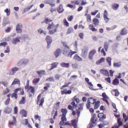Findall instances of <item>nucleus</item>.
<instances>
[{"label": "nucleus", "instance_id": "aec40b11", "mask_svg": "<svg viewBox=\"0 0 128 128\" xmlns=\"http://www.w3.org/2000/svg\"><path fill=\"white\" fill-rule=\"evenodd\" d=\"M70 63H66L62 62L60 64V65L66 68H68L70 66Z\"/></svg>", "mask_w": 128, "mask_h": 128}, {"label": "nucleus", "instance_id": "1a4fd4ad", "mask_svg": "<svg viewBox=\"0 0 128 128\" xmlns=\"http://www.w3.org/2000/svg\"><path fill=\"white\" fill-rule=\"evenodd\" d=\"M12 109L11 108L7 106L4 111V112L5 114H9L12 112Z\"/></svg>", "mask_w": 128, "mask_h": 128}, {"label": "nucleus", "instance_id": "473e14b6", "mask_svg": "<svg viewBox=\"0 0 128 128\" xmlns=\"http://www.w3.org/2000/svg\"><path fill=\"white\" fill-rule=\"evenodd\" d=\"M106 60L108 63L109 66H111L112 58L110 57H108L106 58Z\"/></svg>", "mask_w": 128, "mask_h": 128}, {"label": "nucleus", "instance_id": "680f3d73", "mask_svg": "<svg viewBox=\"0 0 128 128\" xmlns=\"http://www.w3.org/2000/svg\"><path fill=\"white\" fill-rule=\"evenodd\" d=\"M111 78L110 77H108L107 78H105V80L107 82L109 83H110L111 82Z\"/></svg>", "mask_w": 128, "mask_h": 128}, {"label": "nucleus", "instance_id": "dca6fc26", "mask_svg": "<svg viewBox=\"0 0 128 128\" xmlns=\"http://www.w3.org/2000/svg\"><path fill=\"white\" fill-rule=\"evenodd\" d=\"M93 22V24L95 26H96L98 25L99 23V21L98 19L96 18H94L92 20Z\"/></svg>", "mask_w": 128, "mask_h": 128}, {"label": "nucleus", "instance_id": "052dcab7", "mask_svg": "<svg viewBox=\"0 0 128 128\" xmlns=\"http://www.w3.org/2000/svg\"><path fill=\"white\" fill-rule=\"evenodd\" d=\"M10 52V49L9 47L8 46H7L6 48V50L4 51V52L5 53H9Z\"/></svg>", "mask_w": 128, "mask_h": 128}, {"label": "nucleus", "instance_id": "7ed1b4c3", "mask_svg": "<svg viewBox=\"0 0 128 128\" xmlns=\"http://www.w3.org/2000/svg\"><path fill=\"white\" fill-rule=\"evenodd\" d=\"M46 40L47 42V48H49L50 46L51 43L52 42V39L51 37L50 36H47L46 38Z\"/></svg>", "mask_w": 128, "mask_h": 128}, {"label": "nucleus", "instance_id": "f3484780", "mask_svg": "<svg viewBox=\"0 0 128 128\" xmlns=\"http://www.w3.org/2000/svg\"><path fill=\"white\" fill-rule=\"evenodd\" d=\"M20 113L22 115V117L23 116L26 117L27 116V112L26 111L24 110H22L20 112Z\"/></svg>", "mask_w": 128, "mask_h": 128}, {"label": "nucleus", "instance_id": "72a5a7b5", "mask_svg": "<svg viewBox=\"0 0 128 128\" xmlns=\"http://www.w3.org/2000/svg\"><path fill=\"white\" fill-rule=\"evenodd\" d=\"M119 6V5L118 4L114 3L112 5V8L114 10L117 9Z\"/></svg>", "mask_w": 128, "mask_h": 128}, {"label": "nucleus", "instance_id": "c03bdc74", "mask_svg": "<svg viewBox=\"0 0 128 128\" xmlns=\"http://www.w3.org/2000/svg\"><path fill=\"white\" fill-rule=\"evenodd\" d=\"M56 28H54V30H50L49 31V34H54L55 32L56 31Z\"/></svg>", "mask_w": 128, "mask_h": 128}, {"label": "nucleus", "instance_id": "338daca9", "mask_svg": "<svg viewBox=\"0 0 128 128\" xmlns=\"http://www.w3.org/2000/svg\"><path fill=\"white\" fill-rule=\"evenodd\" d=\"M7 44V43L6 42H4L0 43V46H5Z\"/></svg>", "mask_w": 128, "mask_h": 128}, {"label": "nucleus", "instance_id": "6e6552de", "mask_svg": "<svg viewBox=\"0 0 128 128\" xmlns=\"http://www.w3.org/2000/svg\"><path fill=\"white\" fill-rule=\"evenodd\" d=\"M19 38L22 40H24V41L28 40H29V37L27 35L25 34H23L21 35L19 37Z\"/></svg>", "mask_w": 128, "mask_h": 128}, {"label": "nucleus", "instance_id": "a18cd8bd", "mask_svg": "<svg viewBox=\"0 0 128 128\" xmlns=\"http://www.w3.org/2000/svg\"><path fill=\"white\" fill-rule=\"evenodd\" d=\"M63 22L64 25L66 26V27H68L69 26V23L67 21L66 18L64 19Z\"/></svg>", "mask_w": 128, "mask_h": 128}, {"label": "nucleus", "instance_id": "864d4df0", "mask_svg": "<svg viewBox=\"0 0 128 128\" xmlns=\"http://www.w3.org/2000/svg\"><path fill=\"white\" fill-rule=\"evenodd\" d=\"M4 12L6 13V15L7 16H9L10 14V11L8 9V8H6V9H5Z\"/></svg>", "mask_w": 128, "mask_h": 128}, {"label": "nucleus", "instance_id": "4be33fe9", "mask_svg": "<svg viewBox=\"0 0 128 128\" xmlns=\"http://www.w3.org/2000/svg\"><path fill=\"white\" fill-rule=\"evenodd\" d=\"M119 84V80L117 78H116L112 82V84L114 85H117Z\"/></svg>", "mask_w": 128, "mask_h": 128}, {"label": "nucleus", "instance_id": "2f4dec72", "mask_svg": "<svg viewBox=\"0 0 128 128\" xmlns=\"http://www.w3.org/2000/svg\"><path fill=\"white\" fill-rule=\"evenodd\" d=\"M29 90H30V92L33 94V95L34 94L35 90L34 88V87L30 86L28 88Z\"/></svg>", "mask_w": 128, "mask_h": 128}, {"label": "nucleus", "instance_id": "774afa93", "mask_svg": "<svg viewBox=\"0 0 128 128\" xmlns=\"http://www.w3.org/2000/svg\"><path fill=\"white\" fill-rule=\"evenodd\" d=\"M78 36L81 39L83 38L84 35L82 33H80L79 34Z\"/></svg>", "mask_w": 128, "mask_h": 128}, {"label": "nucleus", "instance_id": "49530a36", "mask_svg": "<svg viewBox=\"0 0 128 128\" xmlns=\"http://www.w3.org/2000/svg\"><path fill=\"white\" fill-rule=\"evenodd\" d=\"M102 96L104 98L107 99L108 100L109 97L106 95L105 92H103L102 94Z\"/></svg>", "mask_w": 128, "mask_h": 128}, {"label": "nucleus", "instance_id": "c9c22d12", "mask_svg": "<svg viewBox=\"0 0 128 128\" xmlns=\"http://www.w3.org/2000/svg\"><path fill=\"white\" fill-rule=\"evenodd\" d=\"M54 26V24L53 22H52L51 24H49L48 27L47 28V29L50 30Z\"/></svg>", "mask_w": 128, "mask_h": 128}, {"label": "nucleus", "instance_id": "5701e85b", "mask_svg": "<svg viewBox=\"0 0 128 128\" xmlns=\"http://www.w3.org/2000/svg\"><path fill=\"white\" fill-rule=\"evenodd\" d=\"M64 10V9L63 8L61 4L59 6L57 10V11L59 14H60Z\"/></svg>", "mask_w": 128, "mask_h": 128}, {"label": "nucleus", "instance_id": "f8f14e48", "mask_svg": "<svg viewBox=\"0 0 128 128\" xmlns=\"http://www.w3.org/2000/svg\"><path fill=\"white\" fill-rule=\"evenodd\" d=\"M18 69V68L16 67H14L12 68V72H10L9 74V75H14L17 71Z\"/></svg>", "mask_w": 128, "mask_h": 128}, {"label": "nucleus", "instance_id": "cd10ccee", "mask_svg": "<svg viewBox=\"0 0 128 128\" xmlns=\"http://www.w3.org/2000/svg\"><path fill=\"white\" fill-rule=\"evenodd\" d=\"M109 43L107 42H106L104 43V47L105 50L106 51H107L108 48Z\"/></svg>", "mask_w": 128, "mask_h": 128}, {"label": "nucleus", "instance_id": "a19ab883", "mask_svg": "<svg viewBox=\"0 0 128 128\" xmlns=\"http://www.w3.org/2000/svg\"><path fill=\"white\" fill-rule=\"evenodd\" d=\"M52 21L51 20L48 18H46L44 20V22L46 24H48V22H50Z\"/></svg>", "mask_w": 128, "mask_h": 128}, {"label": "nucleus", "instance_id": "8fccbe9b", "mask_svg": "<svg viewBox=\"0 0 128 128\" xmlns=\"http://www.w3.org/2000/svg\"><path fill=\"white\" fill-rule=\"evenodd\" d=\"M34 118L36 120L38 119L40 121H41V117L39 116L38 114L35 116Z\"/></svg>", "mask_w": 128, "mask_h": 128}, {"label": "nucleus", "instance_id": "f257e3e1", "mask_svg": "<svg viewBox=\"0 0 128 128\" xmlns=\"http://www.w3.org/2000/svg\"><path fill=\"white\" fill-rule=\"evenodd\" d=\"M88 48V46H86L82 49L81 55L84 58H85L87 56Z\"/></svg>", "mask_w": 128, "mask_h": 128}, {"label": "nucleus", "instance_id": "09e8293b", "mask_svg": "<svg viewBox=\"0 0 128 128\" xmlns=\"http://www.w3.org/2000/svg\"><path fill=\"white\" fill-rule=\"evenodd\" d=\"M87 20L88 22H90L91 20V16L90 14H88L86 16Z\"/></svg>", "mask_w": 128, "mask_h": 128}, {"label": "nucleus", "instance_id": "2eb2a0df", "mask_svg": "<svg viewBox=\"0 0 128 128\" xmlns=\"http://www.w3.org/2000/svg\"><path fill=\"white\" fill-rule=\"evenodd\" d=\"M105 60V59L104 58L102 57L100 60H97L96 62V65L100 64V63L104 62Z\"/></svg>", "mask_w": 128, "mask_h": 128}, {"label": "nucleus", "instance_id": "c756f323", "mask_svg": "<svg viewBox=\"0 0 128 128\" xmlns=\"http://www.w3.org/2000/svg\"><path fill=\"white\" fill-rule=\"evenodd\" d=\"M26 101L25 98L24 96L22 97V98L19 101V104H25Z\"/></svg>", "mask_w": 128, "mask_h": 128}, {"label": "nucleus", "instance_id": "423d86ee", "mask_svg": "<svg viewBox=\"0 0 128 128\" xmlns=\"http://www.w3.org/2000/svg\"><path fill=\"white\" fill-rule=\"evenodd\" d=\"M54 0H46L44 1V3L45 4H48L50 6L53 7L55 6V4L54 3Z\"/></svg>", "mask_w": 128, "mask_h": 128}, {"label": "nucleus", "instance_id": "a878e982", "mask_svg": "<svg viewBox=\"0 0 128 128\" xmlns=\"http://www.w3.org/2000/svg\"><path fill=\"white\" fill-rule=\"evenodd\" d=\"M74 58V59L79 61H82V59L77 54L75 55Z\"/></svg>", "mask_w": 128, "mask_h": 128}, {"label": "nucleus", "instance_id": "9b49d317", "mask_svg": "<svg viewBox=\"0 0 128 128\" xmlns=\"http://www.w3.org/2000/svg\"><path fill=\"white\" fill-rule=\"evenodd\" d=\"M78 122V121L76 119L72 120H71V126H73L74 128H76L77 126V123Z\"/></svg>", "mask_w": 128, "mask_h": 128}, {"label": "nucleus", "instance_id": "393cba45", "mask_svg": "<svg viewBox=\"0 0 128 128\" xmlns=\"http://www.w3.org/2000/svg\"><path fill=\"white\" fill-rule=\"evenodd\" d=\"M60 111L62 113V116H66L68 112L67 110L65 108H62L61 109Z\"/></svg>", "mask_w": 128, "mask_h": 128}, {"label": "nucleus", "instance_id": "79ce46f5", "mask_svg": "<svg viewBox=\"0 0 128 128\" xmlns=\"http://www.w3.org/2000/svg\"><path fill=\"white\" fill-rule=\"evenodd\" d=\"M40 80V78H36L33 80V83L36 84Z\"/></svg>", "mask_w": 128, "mask_h": 128}, {"label": "nucleus", "instance_id": "412c9836", "mask_svg": "<svg viewBox=\"0 0 128 128\" xmlns=\"http://www.w3.org/2000/svg\"><path fill=\"white\" fill-rule=\"evenodd\" d=\"M92 98V97H91L89 98L87 100V104H86V108L87 109L90 108V104L91 103V102H90V99Z\"/></svg>", "mask_w": 128, "mask_h": 128}, {"label": "nucleus", "instance_id": "3c124183", "mask_svg": "<svg viewBox=\"0 0 128 128\" xmlns=\"http://www.w3.org/2000/svg\"><path fill=\"white\" fill-rule=\"evenodd\" d=\"M106 118V115L105 114H103L101 117V119H99V120L101 122H103V119H105Z\"/></svg>", "mask_w": 128, "mask_h": 128}, {"label": "nucleus", "instance_id": "6e6d98bb", "mask_svg": "<svg viewBox=\"0 0 128 128\" xmlns=\"http://www.w3.org/2000/svg\"><path fill=\"white\" fill-rule=\"evenodd\" d=\"M11 96L12 98L14 97L16 99L18 97L17 94V93H13L12 94Z\"/></svg>", "mask_w": 128, "mask_h": 128}, {"label": "nucleus", "instance_id": "39448f33", "mask_svg": "<svg viewBox=\"0 0 128 128\" xmlns=\"http://www.w3.org/2000/svg\"><path fill=\"white\" fill-rule=\"evenodd\" d=\"M22 24H18L16 26V31L17 33H20L22 32Z\"/></svg>", "mask_w": 128, "mask_h": 128}, {"label": "nucleus", "instance_id": "0e129e2a", "mask_svg": "<svg viewBox=\"0 0 128 128\" xmlns=\"http://www.w3.org/2000/svg\"><path fill=\"white\" fill-rule=\"evenodd\" d=\"M73 16H68V20L69 21H71L72 20L73 18Z\"/></svg>", "mask_w": 128, "mask_h": 128}, {"label": "nucleus", "instance_id": "4468645a", "mask_svg": "<svg viewBox=\"0 0 128 128\" xmlns=\"http://www.w3.org/2000/svg\"><path fill=\"white\" fill-rule=\"evenodd\" d=\"M19 38V37L13 38L12 41V44H16L18 42H20V40Z\"/></svg>", "mask_w": 128, "mask_h": 128}, {"label": "nucleus", "instance_id": "b1692460", "mask_svg": "<svg viewBox=\"0 0 128 128\" xmlns=\"http://www.w3.org/2000/svg\"><path fill=\"white\" fill-rule=\"evenodd\" d=\"M20 83V82L19 80L17 78H15L14 80L11 84V85H13L16 84H19Z\"/></svg>", "mask_w": 128, "mask_h": 128}, {"label": "nucleus", "instance_id": "ea45409f", "mask_svg": "<svg viewBox=\"0 0 128 128\" xmlns=\"http://www.w3.org/2000/svg\"><path fill=\"white\" fill-rule=\"evenodd\" d=\"M46 81L53 82H54L55 81L53 77L52 76L48 78L47 79Z\"/></svg>", "mask_w": 128, "mask_h": 128}, {"label": "nucleus", "instance_id": "603ef678", "mask_svg": "<svg viewBox=\"0 0 128 128\" xmlns=\"http://www.w3.org/2000/svg\"><path fill=\"white\" fill-rule=\"evenodd\" d=\"M45 72L44 70H41L40 71H37L36 72L38 74V75L39 76L41 74H44Z\"/></svg>", "mask_w": 128, "mask_h": 128}, {"label": "nucleus", "instance_id": "58836bf2", "mask_svg": "<svg viewBox=\"0 0 128 128\" xmlns=\"http://www.w3.org/2000/svg\"><path fill=\"white\" fill-rule=\"evenodd\" d=\"M73 28L72 27H70L68 28L67 32H66V34H68L71 33L73 31Z\"/></svg>", "mask_w": 128, "mask_h": 128}, {"label": "nucleus", "instance_id": "9d476101", "mask_svg": "<svg viewBox=\"0 0 128 128\" xmlns=\"http://www.w3.org/2000/svg\"><path fill=\"white\" fill-rule=\"evenodd\" d=\"M108 12L106 10H105L104 13V17L106 22H108L109 20V18L107 17Z\"/></svg>", "mask_w": 128, "mask_h": 128}, {"label": "nucleus", "instance_id": "bb28decb", "mask_svg": "<svg viewBox=\"0 0 128 128\" xmlns=\"http://www.w3.org/2000/svg\"><path fill=\"white\" fill-rule=\"evenodd\" d=\"M33 6V5H32L27 8H24L23 12H22V14L28 11V10L30 9Z\"/></svg>", "mask_w": 128, "mask_h": 128}, {"label": "nucleus", "instance_id": "e2e57ef3", "mask_svg": "<svg viewBox=\"0 0 128 128\" xmlns=\"http://www.w3.org/2000/svg\"><path fill=\"white\" fill-rule=\"evenodd\" d=\"M60 77V76L58 74H56L55 76L56 80H59Z\"/></svg>", "mask_w": 128, "mask_h": 128}, {"label": "nucleus", "instance_id": "4d7b16f0", "mask_svg": "<svg viewBox=\"0 0 128 128\" xmlns=\"http://www.w3.org/2000/svg\"><path fill=\"white\" fill-rule=\"evenodd\" d=\"M76 96H75L73 97V99L74 100V101H76V102L78 103L80 102V100L78 98H76Z\"/></svg>", "mask_w": 128, "mask_h": 128}, {"label": "nucleus", "instance_id": "69168bd1", "mask_svg": "<svg viewBox=\"0 0 128 128\" xmlns=\"http://www.w3.org/2000/svg\"><path fill=\"white\" fill-rule=\"evenodd\" d=\"M62 44L63 46L65 47L64 48H69V46L67 45L66 42H62Z\"/></svg>", "mask_w": 128, "mask_h": 128}, {"label": "nucleus", "instance_id": "f704fd0d", "mask_svg": "<svg viewBox=\"0 0 128 128\" xmlns=\"http://www.w3.org/2000/svg\"><path fill=\"white\" fill-rule=\"evenodd\" d=\"M113 66L115 67H119L121 65L120 62H114L113 64Z\"/></svg>", "mask_w": 128, "mask_h": 128}, {"label": "nucleus", "instance_id": "5fc2aeb1", "mask_svg": "<svg viewBox=\"0 0 128 128\" xmlns=\"http://www.w3.org/2000/svg\"><path fill=\"white\" fill-rule=\"evenodd\" d=\"M62 116L61 118V120L64 122L66 121L67 119L66 117V116Z\"/></svg>", "mask_w": 128, "mask_h": 128}, {"label": "nucleus", "instance_id": "bf43d9fd", "mask_svg": "<svg viewBox=\"0 0 128 128\" xmlns=\"http://www.w3.org/2000/svg\"><path fill=\"white\" fill-rule=\"evenodd\" d=\"M68 108L69 110H74V108L73 106H72L70 104H69L68 106Z\"/></svg>", "mask_w": 128, "mask_h": 128}, {"label": "nucleus", "instance_id": "20e7f679", "mask_svg": "<svg viewBox=\"0 0 128 128\" xmlns=\"http://www.w3.org/2000/svg\"><path fill=\"white\" fill-rule=\"evenodd\" d=\"M96 50L94 49L91 50L88 56V58L90 60H92L93 58V56L96 53Z\"/></svg>", "mask_w": 128, "mask_h": 128}, {"label": "nucleus", "instance_id": "de8ad7c7", "mask_svg": "<svg viewBox=\"0 0 128 128\" xmlns=\"http://www.w3.org/2000/svg\"><path fill=\"white\" fill-rule=\"evenodd\" d=\"M67 89L66 88L64 89L63 90L61 91V94L62 95H63L64 94H67Z\"/></svg>", "mask_w": 128, "mask_h": 128}, {"label": "nucleus", "instance_id": "13d9d810", "mask_svg": "<svg viewBox=\"0 0 128 128\" xmlns=\"http://www.w3.org/2000/svg\"><path fill=\"white\" fill-rule=\"evenodd\" d=\"M10 98H8L4 102V104L6 105H8L10 102Z\"/></svg>", "mask_w": 128, "mask_h": 128}, {"label": "nucleus", "instance_id": "f03ea898", "mask_svg": "<svg viewBox=\"0 0 128 128\" xmlns=\"http://www.w3.org/2000/svg\"><path fill=\"white\" fill-rule=\"evenodd\" d=\"M29 62V60L28 59L22 58L17 63L18 66L25 65L28 64Z\"/></svg>", "mask_w": 128, "mask_h": 128}, {"label": "nucleus", "instance_id": "c85d7f7f", "mask_svg": "<svg viewBox=\"0 0 128 128\" xmlns=\"http://www.w3.org/2000/svg\"><path fill=\"white\" fill-rule=\"evenodd\" d=\"M58 64V63L56 62H55L52 63L51 64V65L52 66L50 68V70H51L54 68H55L57 67V65Z\"/></svg>", "mask_w": 128, "mask_h": 128}, {"label": "nucleus", "instance_id": "e433bc0d", "mask_svg": "<svg viewBox=\"0 0 128 128\" xmlns=\"http://www.w3.org/2000/svg\"><path fill=\"white\" fill-rule=\"evenodd\" d=\"M3 22L2 23V25L4 27H5L7 24H10L9 21H7L6 19H4L3 20Z\"/></svg>", "mask_w": 128, "mask_h": 128}, {"label": "nucleus", "instance_id": "a211bd4d", "mask_svg": "<svg viewBox=\"0 0 128 128\" xmlns=\"http://www.w3.org/2000/svg\"><path fill=\"white\" fill-rule=\"evenodd\" d=\"M69 48H64L63 50V54L64 56L67 55V54L69 52Z\"/></svg>", "mask_w": 128, "mask_h": 128}, {"label": "nucleus", "instance_id": "6ab92c4d", "mask_svg": "<svg viewBox=\"0 0 128 128\" xmlns=\"http://www.w3.org/2000/svg\"><path fill=\"white\" fill-rule=\"evenodd\" d=\"M128 33V30L124 28L120 32V34L121 35H125Z\"/></svg>", "mask_w": 128, "mask_h": 128}, {"label": "nucleus", "instance_id": "4c0bfd02", "mask_svg": "<svg viewBox=\"0 0 128 128\" xmlns=\"http://www.w3.org/2000/svg\"><path fill=\"white\" fill-rule=\"evenodd\" d=\"M123 117L125 119L124 122H126L128 120V116H127L126 114L124 113H123Z\"/></svg>", "mask_w": 128, "mask_h": 128}, {"label": "nucleus", "instance_id": "37998d69", "mask_svg": "<svg viewBox=\"0 0 128 128\" xmlns=\"http://www.w3.org/2000/svg\"><path fill=\"white\" fill-rule=\"evenodd\" d=\"M113 91L115 93V96H118L119 95L120 93L117 89L113 90Z\"/></svg>", "mask_w": 128, "mask_h": 128}, {"label": "nucleus", "instance_id": "0eeeda50", "mask_svg": "<svg viewBox=\"0 0 128 128\" xmlns=\"http://www.w3.org/2000/svg\"><path fill=\"white\" fill-rule=\"evenodd\" d=\"M100 72L101 73L105 76H109V72L107 70H104L102 69L100 70Z\"/></svg>", "mask_w": 128, "mask_h": 128}, {"label": "nucleus", "instance_id": "7c9ffc66", "mask_svg": "<svg viewBox=\"0 0 128 128\" xmlns=\"http://www.w3.org/2000/svg\"><path fill=\"white\" fill-rule=\"evenodd\" d=\"M89 29L91 30L92 31L95 32L97 30V29L94 27V26L93 24H90L89 25Z\"/></svg>", "mask_w": 128, "mask_h": 128}, {"label": "nucleus", "instance_id": "ddd939ff", "mask_svg": "<svg viewBox=\"0 0 128 128\" xmlns=\"http://www.w3.org/2000/svg\"><path fill=\"white\" fill-rule=\"evenodd\" d=\"M61 50L60 48H58L56 50L54 53V54L56 58L58 57L60 54Z\"/></svg>", "mask_w": 128, "mask_h": 128}]
</instances>
